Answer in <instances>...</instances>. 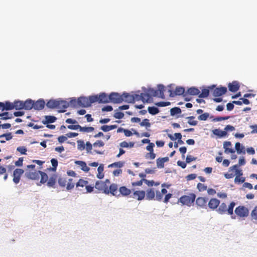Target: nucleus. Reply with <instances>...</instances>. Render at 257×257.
<instances>
[{
  "instance_id": "obj_39",
  "label": "nucleus",
  "mask_w": 257,
  "mask_h": 257,
  "mask_svg": "<svg viewBox=\"0 0 257 257\" xmlns=\"http://www.w3.org/2000/svg\"><path fill=\"white\" fill-rule=\"evenodd\" d=\"M209 94V90L207 88H204L202 89L201 93L199 94V97L200 98H206L208 96Z\"/></svg>"
},
{
  "instance_id": "obj_63",
  "label": "nucleus",
  "mask_w": 257,
  "mask_h": 257,
  "mask_svg": "<svg viewBox=\"0 0 257 257\" xmlns=\"http://www.w3.org/2000/svg\"><path fill=\"white\" fill-rule=\"evenodd\" d=\"M104 145V143H103V142H102L101 140L97 141L93 144V146L94 147H103Z\"/></svg>"
},
{
  "instance_id": "obj_46",
  "label": "nucleus",
  "mask_w": 257,
  "mask_h": 257,
  "mask_svg": "<svg viewBox=\"0 0 257 257\" xmlns=\"http://www.w3.org/2000/svg\"><path fill=\"white\" fill-rule=\"evenodd\" d=\"M209 117V114L208 112H205L199 115L198 117V119L199 120H206Z\"/></svg>"
},
{
  "instance_id": "obj_15",
  "label": "nucleus",
  "mask_w": 257,
  "mask_h": 257,
  "mask_svg": "<svg viewBox=\"0 0 257 257\" xmlns=\"http://www.w3.org/2000/svg\"><path fill=\"white\" fill-rule=\"evenodd\" d=\"M169 95L171 97H174L176 95H180L184 94L185 89L183 87H177L174 91L171 89H169Z\"/></svg>"
},
{
  "instance_id": "obj_53",
  "label": "nucleus",
  "mask_w": 257,
  "mask_h": 257,
  "mask_svg": "<svg viewBox=\"0 0 257 257\" xmlns=\"http://www.w3.org/2000/svg\"><path fill=\"white\" fill-rule=\"evenodd\" d=\"M230 118L229 116H218L212 119L214 122L219 121L221 120H227Z\"/></svg>"
},
{
  "instance_id": "obj_49",
  "label": "nucleus",
  "mask_w": 257,
  "mask_h": 257,
  "mask_svg": "<svg viewBox=\"0 0 257 257\" xmlns=\"http://www.w3.org/2000/svg\"><path fill=\"white\" fill-rule=\"evenodd\" d=\"M67 182L66 178L64 177H60L58 180V184L61 187H65L66 185Z\"/></svg>"
},
{
  "instance_id": "obj_50",
  "label": "nucleus",
  "mask_w": 257,
  "mask_h": 257,
  "mask_svg": "<svg viewBox=\"0 0 257 257\" xmlns=\"http://www.w3.org/2000/svg\"><path fill=\"white\" fill-rule=\"evenodd\" d=\"M5 103V109L6 110H9L14 109L13 103L11 102L10 101H6Z\"/></svg>"
},
{
  "instance_id": "obj_24",
  "label": "nucleus",
  "mask_w": 257,
  "mask_h": 257,
  "mask_svg": "<svg viewBox=\"0 0 257 257\" xmlns=\"http://www.w3.org/2000/svg\"><path fill=\"white\" fill-rule=\"evenodd\" d=\"M169 161V158L167 157L164 158H159L157 159V166L158 168H163L164 167V163Z\"/></svg>"
},
{
  "instance_id": "obj_42",
  "label": "nucleus",
  "mask_w": 257,
  "mask_h": 257,
  "mask_svg": "<svg viewBox=\"0 0 257 257\" xmlns=\"http://www.w3.org/2000/svg\"><path fill=\"white\" fill-rule=\"evenodd\" d=\"M124 166V162L121 161H119L117 162H114L111 164L108 165L109 168L112 167H117V168H121Z\"/></svg>"
},
{
  "instance_id": "obj_3",
  "label": "nucleus",
  "mask_w": 257,
  "mask_h": 257,
  "mask_svg": "<svg viewBox=\"0 0 257 257\" xmlns=\"http://www.w3.org/2000/svg\"><path fill=\"white\" fill-rule=\"evenodd\" d=\"M196 197V195L194 193H189L188 195H183L180 197L178 202H180L182 205L190 207L193 204Z\"/></svg>"
},
{
  "instance_id": "obj_26",
  "label": "nucleus",
  "mask_w": 257,
  "mask_h": 257,
  "mask_svg": "<svg viewBox=\"0 0 257 257\" xmlns=\"http://www.w3.org/2000/svg\"><path fill=\"white\" fill-rule=\"evenodd\" d=\"M34 101L31 99H28L23 101V109L26 110H30L33 108Z\"/></svg>"
},
{
  "instance_id": "obj_18",
  "label": "nucleus",
  "mask_w": 257,
  "mask_h": 257,
  "mask_svg": "<svg viewBox=\"0 0 257 257\" xmlns=\"http://www.w3.org/2000/svg\"><path fill=\"white\" fill-rule=\"evenodd\" d=\"M45 105V101L42 99H40L38 100L37 101H34V106L33 108L35 110H42L44 108Z\"/></svg>"
},
{
  "instance_id": "obj_43",
  "label": "nucleus",
  "mask_w": 257,
  "mask_h": 257,
  "mask_svg": "<svg viewBox=\"0 0 257 257\" xmlns=\"http://www.w3.org/2000/svg\"><path fill=\"white\" fill-rule=\"evenodd\" d=\"M148 110L149 112L152 115H155L159 112V109L154 106L149 107Z\"/></svg>"
},
{
  "instance_id": "obj_4",
  "label": "nucleus",
  "mask_w": 257,
  "mask_h": 257,
  "mask_svg": "<svg viewBox=\"0 0 257 257\" xmlns=\"http://www.w3.org/2000/svg\"><path fill=\"white\" fill-rule=\"evenodd\" d=\"M235 205V203L234 202H232L230 203L228 207H227V205L225 203H222L220 205L218 206L217 211L219 213L222 214L226 212L229 215H232L233 213V208Z\"/></svg>"
},
{
  "instance_id": "obj_9",
  "label": "nucleus",
  "mask_w": 257,
  "mask_h": 257,
  "mask_svg": "<svg viewBox=\"0 0 257 257\" xmlns=\"http://www.w3.org/2000/svg\"><path fill=\"white\" fill-rule=\"evenodd\" d=\"M123 101L122 95L116 92H111L109 94V102L113 103H120Z\"/></svg>"
},
{
  "instance_id": "obj_56",
  "label": "nucleus",
  "mask_w": 257,
  "mask_h": 257,
  "mask_svg": "<svg viewBox=\"0 0 257 257\" xmlns=\"http://www.w3.org/2000/svg\"><path fill=\"white\" fill-rule=\"evenodd\" d=\"M67 185V189L70 190L74 188L75 183L73 182L72 179H69L68 180V182L66 184Z\"/></svg>"
},
{
  "instance_id": "obj_21",
  "label": "nucleus",
  "mask_w": 257,
  "mask_h": 257,
  "mask_svg": "<svg viewBox=\"0 0 257 257\" xmlns=\"http://www.w3.org/2000/svg\"><path fill=\"white\" fill-rule=\"evenodd\" d=\"M119 193L122 196H128L131 195L132 190L125 186H121L119 188Z\"/></svg>"
},
{
  "instance_id": "obj_59",
  "label": "nucleus",
  "mask_w": 257,
  "mask_h": 257,
  "mask_svg": "<svg viewBox=\"0 0 257 257\" xmlns=\"http://www.w3.org/2000/svg\"><path fill=\"white\" fill-rule=\"evenodd\" d=\"M171 103L169 101L164 102L161 101L156 103V105L159 107H164L170 105Z\"/></svg>"
},
{
  "instance_id": "obj_48",
  "label": "nucleus",
  "mask_w": 257,
  "mask_h": 257,
  "mask_svg": "<svg viewBox=\"0 0 257 257\" xmlns=\"http://www.w3.org/2000/svg\"><path fill=\"white\" fill-rule=\"evenodd\" d=\"M174 136L175 137H174L172 135L168 134V137L172 141H175L176 139L178 140H180L182 139V135L180 133H175L174 134Z\"/></svg>"
},
{
  "instance_id": "obj_25",
  "label": "nucleus",
  "mask_w": 257,
  "mask_h": 257,
  "mask_svg": "<svg viewBox=\"0 0 257 257\" xmlns=\"http://www.w3.org/2000/svg\"><path fill=\"white\" fill-rule=\"evenodd\" d=\"M123 101L127 102L128 103H134V98L133 95H131L128 93L124 92L122 94Z\"/></svg>"
},
{
  "instance_id": "obj_54",
  "label": "nucleus",
  "mask_w": 257,
  "mask_h": 257,
  "mask_svg": "<svg viewBox=\"0 0 257 257\" xmlns=\"http://www.w3.org/2000/svg\"><path fill=\"white\" fill-rule=\"evenodd\" d=\"M17 151L20 152L22 155H26L27 149L24 146L19 147L17 148Z\"/></svg>"
},
{
  "instance_id": "obj_12",
  "label": "nucleus",
  "mask_w": 257,
  "mask_h": 257,
  "mask_svg": "<svg viewBox=\"0 0 257 257\" xmlns=\"http://www.w3.org/2000/svg\"><path fill=\"white\" fill-rule=\"evenodd\" d=\"M58 103L57 108L59 109V112H64L66 111V109L69 107V103L65 100H58Z\"/></svg>"
},
{
  "instance_id": "obj_62",
  "label": "nucleus",
  "mask_w": 257,
  "mask_h": 257,
  "mask_svg": "<svg viewBox=\"0 0 257 257\" xmlns=\"http://www.w3.org/2000/svg\"><path fill=\"white\" fill-rule=\"evenodd\" d=\"M251 216L254 220H257V206H255L251 212Z\"/></svg>"
},
{
  "instance_id": "obj_28",
  "label": "nucleus",
  "mask_w": 257,
  "mask_h": 257,
  "mask_svg": "<svg viewBox=\"0 0 257 257\" xmlns=\"http://www.w3.org/2000/svg\"><path fill=\"white\" fill-rule=\"evenodd\" d=\"M212 133L219 138H222L226 137L227 135V133L224 131H221L219 129H215L212 130Z\"/></svg>"
},
{
  "instance_id": "obj_31",
  "label": "nucleus",
  "mask_w": 257,
  "mask_h": 257,
  "mask_svg": "<svg viewBox=\"0 0 257 257\" xmlns=\"http://www.w3.org/2000/svg\"><path fill=\"white\" fill-rule=\"evenodd\" d=\"M187 93L191 95H197L200 93V90L195 87H191L188 89Z\"/></svg>"
},
{
  "instance_id": "obj_51",
  "label": "nucleus",
  "mask_w": 257,
  "mask_h": 257,
  "mask_svg": "<svg viewBox=\"0 0 257 257\" xmlns=\"http://www.w3.org/2000/svg\"><path fill=\"white\" fill-rule=\"evenodd\" d=\"M0 116H2L1 119H8L12 118L13 115L12 114H10L9 112H4L0 114Z\"/></svg>"
},
{
  "instance_id": "obj_40",
  "label": "nucleus",
  "mask_w": 257,
  "mask_h": 257,
  "mask_svg": "<svg viewBox=\"0 0 257 257\" xmlns=\"http://www.w3.org/2000/svg\"><path fill=\"white\" fill-rule=\"evenodd\" d=\"M94 130V128L92 126H89V127H83L80 125L79 127V131L82 132H86V133H89L92 132Z\"/></svg>"
},
{
  "instance_id": "obj_57",
  "label": "nucleus",
  "mask_w": 257,
  "mask_h": 257,
  "mask_svg": "<svg viewBox=\"0 0 257 257\" xmlns=\"http://www.w3.org/2000/svg\"><path fill=\"white\" fill-rule=\"evenodd\" d=\"M145 157L146 159H150L153 160L156 157V154L153 152H150L146 154Z\"/></svg>"
},
{
  "instance_id": "obj_27",
  "label": "nucleus",
  "mask_w": 257,
  "mask_h": 257,
  "mask_svg": "<svg viewBox=\"0 0 257 257\" xmlns=\"http://www.w3.org/2000/svg\"><path fill=\"white\" fill-rule=\"evenodd\" d=\"M76 164L78 165L81 167V169L85 172H87L89 171V168L87 166L86 163L85 162L81 161H77L75 162Z\"/></svg>"
},
{
  "instance_id": "obj_17",
  "label": "nucleus",
  "mask_w": 257,
  "mask_h": 257,
  "mask_svg": "<svg viewBox=\"0 0 257 257\" xmlns=\"http://www.w3.org/2000/svg\"><path fill=\"white\" fill-rule=\"evenodd\" d=\"M227 92V88L226 87L221 86L217 87L213 90V95L215 97L220 96L224 94Z\"/></svg>"
},
{
  "instance_id": "obj_45",
  "label": "nucleus",
  "mask_w": 257,
  "mask_h": 257,
  "mask_svg": "<svg viewBox=\"0 0 257 257\" xmlns=\"http://www.w3.org/2000/svg\"><path fill=\"white\" fill-rule=\"evenodd\" d=\"M13 136L12 133H8L0 135V139L5 138L6 141H10L12 139Z\"/></svg>"
},
{
  "instance_id": "obj_11",
  "label": "nucleus",
  "mask_w": 257,
  "mask_h": 257,
  "mask_svg": "<svg viewBox=\"0 0 257 257\" xmlns=\"http://www.w3.org/2000/svg\"><path fill=\"white\" fill-rule=\"evenodd\" d=\"M208 198L204 197H199L196 199V204L200 208H206Z\"/></svg>"
},
{
  "instance_id": "obj_64",
  "label": "nucleus",
  "mask_w": 257,
  "mask_h": 257,
  "mask_svg": "<svg viewBox=\"0 0 257 257\" xmlns=\"http://www.w3.org/2000/svg\"><path fill=\"white\" fill-rule=\"evenodd\" d=\"M196 160V158L191 156V155H188L186 159V162L187 163H190L193 161H195Z\"/></svg>"
},
{
  "instance_id": "obj_47",
  "label": "nucleus",
  "mask_w": 257,
  "mask_h": 257,
  "mask_svg": "<svg viewBox=\"0 0 257 257\" xmlns=\"http://www.w3.org/2000/svg\"><path fill=\"white\" fill-rule=\"evenodd\" d=\"M140 124L141 126H145L146 128L151 126V123L149 122V120L147 118L143 119V121L140 122Z\"/></svg>"
},
{
  "instance_id": "obj_10",
  "label": "nucleus",
  "mask_w": 257,
  "mask_h": 257,
  "mask_svg": "<svg viewBox=\"0 0 257 257\" xmlns=\"http://www.w3.org/2000/svg\"><path fill=\"white\" fill-rule=\"evenodd\" d=\"M24 173V170L22 169H16L13 172V182L17 184L20 182L21 177Z\"/></svg>"
},
{
  "instance_id": "obj_34",
  "label": "nucleus",
  "mask_w": 257,
  "mask_h": 257,
  "mask_svg": "<svg viewBox=\"0 0 257 257\" xmlns=\"http://www.w3.org/2000/svg\"><path fill=\"white\" fill-rule=\"evenodd\" d=\"M117 125H104L101 126L100 129L104 132H107L111 130H112L113 129L116 128Z\"/></svg>"
},
{
  "instance_id": "obj_14",
  "label": "nucleus",
  "mask_w": 257,
  "mask_h": 257,
  "mask_svg": "<svg viewBox=\"0 0 257 257\" xmlns=\"http://www.w3.org/2000/svg\"><path fill=\"white\" fill-rule=\"evenodd\" d=\"M135 101L142 100L144 102H149V96L145 93H141L140 94H135L133 95Z\"/></svg>"
},
{
  "instance_id": "obj_61",
  "label": "nucleus",
  "mask_w": 257,
  "mask_h": 257,
  "mask_svg": "<svg viewBox=\"0 0 257 257\" xmlns=\"http://www.w3.org/2000/svg\"><path fill=\"white\" fill-rule=\"evenodd\" d=\"M163 197V195L160 191H157L156 193V200L161 201Z\"/></svg>"
},
{
  "instance_id": "obj_19",
  "label": "nucleus",
  "mask_w": 257,
  "mask_h": 257,
  "mask_svg": "<svg viewBox=\"0 0 257 257\" xmlns=\"http://www.w3.org/2000/svg\"><path fill=\"white\" fill-rule=\"evenodd\" d=\"M57 180V176L56 174H53L51 176L50 178L48 179L47 185L49 187L55 188V186L56 184Z\"/></svg>"
},
{
  "instance_id": "obj_32",
  "label": "nucleus",
  "mask_w": 257,
  "mask_h": 257,
  "mask_svg": "<svg viewBox=\"0 0 257 257\" xmlns=\"http://www.w3.org/2000/svg\"><path fill=\"white\" fill-rule=\"evenodd\" d=\"M88 184V182L87 181L80 179L79 180L78 182L76 184V186L78 190H82V189L79 188V187L83 188L84 187H85L86 185H87Z\"/></svg>"
},
{
  "instance_id": "obj_30",
  "label": "nucleus",
  "mask_w": 257,
  "mask_h": 257,
  "mask_svg": "<svg viewBox=\"0 0 257 257\" xmlns=\"http://www.w3.org/2000/svg\"><path fill=\"white\" fill-rule=\"evenodd\" d=\"M155 197V193L153 189H149L147 190L146 193V199L147 200H153Z\"/></svg>"
},
{
  "instance_id": "obj_13",
  "label": "nucleus",
  "mask_w": 257,
  "mask_h": 257,
  "mask_svg": "<svg viewBox=\"0 0 257 257\" xmlns=\"http://www.w3.org/2000/svg\"><path fill=\"white\" fill-rule=\"evenodd\" d=\"M146 195V192L143 190L135 191L131 195V197L134 199H136L138 200H142L144 199Z\"/></svg>"
},
{
  "instance_id": "obj_7",
  "label": "nucleus",
  "mask_w": 257,
  "mask_h": 257,
  "mask_svg": "<svg viewBox=\"0 0 257 257\" xmlns=\"http://www.w3.org/2000/svg\"><path fill=\"white\" fill-rule=\"evenodd\" d=\"M94 102L99 103H106L109 102V95H108L105 93H100L99 95H93L92 99Z\"/></svg>"
},
{
  "instance_id": "obj_37",
  "label": "nucleus",
  "mask_w": 257,
  "mask_h": 257,
  "mask_svg": "<svg viewBox=\"0 0 257 257\" xmlns=\"http://www.w3.org/2000/svg\"><path fill=\"white\" fill-rule=\"evenodd\" d=\"M235 148L238 154L243 153L245 154V150L243 147H242L240 143H236L235 145Z\"/></svg>"
},
{
  "instance_id": "obj_41",
  "label": "nucleus",
  "mask_w": 257,
  "mask_h": 257,
  "mask_svg": "<svg viewBox=\"0 0 257 257\" xmlns=\"http://www.w3.org/2000/svg\"><path fill=\"white\" fill-rule=\"evenodd\" d=\"M181 113V109L178 107H173L170 110V114L172 116H174L176 114H180Z\"/></svg>"
},
{
  "instance_id": "obj_55",
  "label": "nucleus",
  "mask_w": 257,
  "mask_h": 257,
  "mask_svg": "<svg viewBox=\"0 0 257 257\" xmlns=\"http://www.w3.org/2000/svg\"><path fill=\"white\" fill-rule=\"evenodd\" d=\"M197 188L199 191H204L207 190V186L201 183H198Z\"/></svg>"
},
{
  "instance_id": "obj_20",
  "label": "nucleus",
  "mask_w": 257,
  "mask_h": 257,
  "mask_svg": "<svg viewBox=\"0 0 257 257\" xmlns=\"http://www.w3.org/2000/svg\"><path fill=\"white\" fill-rule=\"evenodd\" d=\"M117 189L118 187L116 184H111L109 187L108 186V194L111 193L113 196H119V194H117Z\"/></svg>"
},
{
  "instance_id": "obj_5",
  "label": "nucleus",
  "mask_w": 257,
  "mask_h": 257,
  "mask_svg": "<svg viewBox=\"0 0 257 257\" xmlns=\"http://www.w3.org/2000/svg\"><path fill=\"white\" fill-rule=\"evenodd\" d=\"M109 184L110 181L108 179H106L105 181H97L95 183V188L98 190L108 194V186Z\"/></svg>"
},
{
  "instance_id": "obj_52",
  "label": "nucleus",
  "mask_w": 257,
  "mask_h": 257,
  "mask_svg": "<svg viewBox=\"0 0 257 257\" xmlns=\"http://www.w3.org/2000/svg\"><path fill=\"white\" fill-rule=\"evenodd\" d=\"M77 149L82 151L85 149V144L83 141L78 140L77 141Z\"/></svg>"
},
{
  "instance_id": "obj_16",
  "label": "nucleus",
  "mask_w": 257,
  "mask_h": 257,
  "mask_svg": "<svg viewBox=\"0 0 257 257\" xmlns=\"http://www.w3.org/2000/svg\"><path fill=\"white\" fill-rule=\"evenodd\" d=\"M220 204V201L215 198H211L209 201L208 200L207 205L208 207L213 210L217 209Z\"/></svg>"
},
{
  "instance_id": "obj_1",
  "label": "nucleus",
  "mask_w": 257,
  "mask_h": 257,
  "mask_svg": "<svg viewBox=\"0 0 257 257\" xmlns=\"http://www.w3.org/2000/svg\"><path fill=\"white\" fill-rule=\"evenodd\" d=\"M165 87L162 84H159L158 85V89L155 90L153 88H149L148 89V92L145 93L149 96V102L152 99V97H158L161 98H165L164 95Z\"/></svg>"
},
{
  "instance_id": "obj_2",
  "label": "nucleus",
  "mask_w": 257,
  "mask_h": 257,
  "mask_svg": "<svg viewBox=\"0 0 257 257\" xmlns=\"http://www.w3.org/2000/svg\"><path fill=\"white\" fill-rule=\"evenodd\" d=\"M35 165H28L25 169V176L31 180H38L40 177V171L35 169Z\"/></svg>"
},
{
  "instance_id": "obj_22",
  "label": "nucleus",
  "mask_w": 257,
  "mask_h": 257,
  "mask_svg": "<svg viewBox=\"0 0 257 257\" xmlns=\"http://www.w3.org/2000/svg\"><path fill=\"white\" fill-rule=\"evenodd\" d=\"M231 146V143L229 141H225L223 143V148L224 149V152L226 154L228 153H235V150L231 148H229Z\"/></svg>"
},
{
  "instance_id": "obj_8",
  "label": "nucleus",
  "mask_w": 257,
  "mask_h": 257,
  "mask_svg": "<svg viewBox=\"0 0 257 257\" xmlns=\"http://www.w3.org/2000/svg\"><path fill=\"white\" fill-rule=\"evenodd\" d=\"M234 211L235 213L238 217L241 218L247 217L249 214L248 209L243 206H239L237 207Z\"/></svg>"
},
{
  "instance_id": "obj_60",
  "label": "nucleus",
  "mask_w": 257,
  "mask_h": 257,
  "mask_svg": "<svg viewBox=\"0 0 257 257\" xmlns=\"http://www.w3.org/2000/svg\"><path fill=\"white\" fill-rule=\"evenodd\" d=\"M51 162L53 168L52 169L54 171L56 170V168L58 166V161L56 159H52L51 160Z\"/></svg>"
},
{
  "instance_id": "obj_44",
  "label": "nucleus",
  "mask_w": 257,
  "mask_h": 257,
  "mask_svg": "<svg viewBox=\"0 0 257 257\" xmlns=\"http://www.w3.org/2000/svg\"><path fill=\"white\" fill-rule=\"evenodd\" d=\"M186 118L188 119V123L191 125L195 126L198 123L197 120H194L195 118L194 116H188Z\"/></svg>"
},
{
  "instance_id": "obj_58",
  "label": "nucleus",
  "mask_w": 257,
  "mask_h": 257,
  "mask_svg": "<svg viewBox=\"0 0 257 257\" xmlns=\"http://www.w3.org/2000/svg\"><path fill=\"white\" fill-rule=\"evenodd\" d=\"M244 177H240V176H236L234 179V182L235 183H242L245 181Z\"/></svg>"
},
{
  "instance_id": "obj_38",
  "label": "nucleus",
  "mask_w": 257,
  "mask_h": 257,
  "mask_svg": "<svg viewBox=\"0 0 257 257\" xmlns=\"http://www.w3.org/2000/svg\"><path fill=\"white\" fill-rule=\"evenodd\" d=\"M40 175L41 176V183L44 184L46 182H48V176L46 173L40 171Z\"/></svg>"
},
{
  "instance_id": "obj_35",
  "label": "nucleus",
  "mask_w": 257,
  "mask_h": 257,
  "mask_svg": "<svg viewBox=\"0 0 257 257\" xmlns=\"http://www.w3.org/2000/svg\"><path fill=\"white\" fill-rule=\"evenodd\" d=\"M45 119H46L45 120H43L42 121L43 124H48L49 123H53V122H55V120H56V117H55L54 116L48 115V116H46Z\"/></svg>"
},
{
  "instance_id": "obj_6",
  "label": "nucleus",
  "mask_w": 257,
  "mask_h": 257,
  "mask_svg": "<svg viewBox=\"0 0 257 257\" xmlns=\"http://www.w3.org/2000/svg\"><path fill=\"white\" fill-rule=\"evenodd\" d=\"M93 95L90 96L88 97L85 96H81L77 99V104L79 106L84 107H87L90 106L91 104L94 103V101L92 100Z\"/></svg>"
},
{
  "instance_id": "obj_29",
  "label": "nucleus",
  "mask_w": 257,
  "mask_h": 257,
  "mask_svg": "<svg viewBox=\"0 0 257 257\" xmlns=\"http://www.w3.org/2000/svg\"><path fill=\"white\" fill-rule=\"evenodd\" d=\"M58 103V100L50 99L46 103V106L49 108H57Z\"/></svg>"
},
{
  "instance_id": "obj_36",
  "label": "nucleus",
  "mask_w": 257,
  "mask_h": 257,
  "mask_svg": "<svg viewBox=\"0 0 257 257\" xmlns=\"http://www.w3.org/2000/svg\"><path fill=\"white\" fill-rule=\"evenodd\" d=\"M238 165H237V164L234 165L229 168V170H231V171L235 170V175H236V176H241V175H242V172L241 170H238Z\"/></svg>"
},
{
  "instance_id": "obj_33",
  "label": "nucleus",
  "mask_w": 257,
  "mask_h": 257,
  "mask_svg": "<svg viewBox=\"0 0 257 257\" xmlns=\"http://www.w3.org/2000/svg\"><path fill=\"white\" fill-rule=\"evenodd\" d=\"M14 109L17 110L23 109V101L21 100H15L13 102Z\"/></svg>"
},
{
  "instance_id": "obj_23",
  "label": "nucleus",
  "mask_w": 257,
  "mask_h": 257,
  "mask_svg": "<svg viewBox=\"0 0 257 257\" xmlns=\"http://www.w3.org/2000/svg\"><path fill=\"white\" fill-rule=\"evenodd\" d=\"M229 90L232 92H236L239 88V85L238 82L233 81L229 83L228 85Z\"/></svg>"
}]
</instances>
